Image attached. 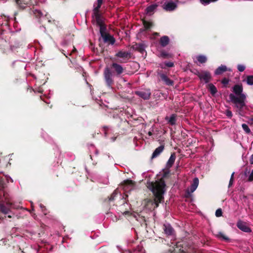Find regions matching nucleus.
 <instances>
[{
    "label": "nucleus",
    "instance_id": "nucleus-46",
    "mask_svg": "<svg viewBox=\"0 0 253 253\" xmlns=\"http://www.w3.org/2000/svg\"><path fill=\"white\" fill-rule=\"evenodd\" d=\"M75 50H76V48L74 47V49L73 50V51H75Z\"/></svg>",
    "mask_w": 253,
    "mask_h": 253
},
{
    "label": "nucleus",
    "instance_id": "nucleus-1",
    "mask_svg": "<svg viewBox=\"0 0 253 253\" xmlns=\"http://www.w3.org/2000/svg\"><path fill=\"white\" fill-rule=\"evenodd\" d=\"M147 186L153 193L154 199L148 200L146 206L149 210L154 209L157 208L159 204L164 199L163 195L166 191V184L164 180L161 178L155 182L148 181Z\"/></svg>",
    "mask_w": 253,
    "mask_h": 253
},
{
    "label": "nucleus",
    "instance_id": "nucleus-45",
    "mask_svg": "<svg viewBox=\"0 0 253 253\" xmlns=\"http://www.w3.org/2000/svg\"><path fill=\"white\" fill-rule=\"evenodd\" d=\"M40 208L41 209H42L43 208H44V206L43 205H42V204L40 205Z\"/></svg>",
    "mask_w": 253,
    "mask_h": 253
},
{
    "label": "nucleus",
    "instance_id": "nucleus-15",
    "mask_svg": "<svg viewBox=\"0 0 253 253\" xmlns=\"http://www.w3.org/2000/svg\"><path fill=\"white\" fill-rule=\"evenodd\" d=\"M164 230L166 234L171 235L173 234V229L169 224H164Z\"/></svg>",
    "mask_w": 253,
    "mask_h": 253
},
{
    "label": "nucleus",
    "instance_id": "nucleus-24",
    "mask_svg": "<svg viewBox=\"0 0 253 253\" xmlns=\"http://www.w3.org/2000/svg\"><path fill=\"white\" fill-rule=\"evenodd\" d=\"M209 88L211 91V93L214 95L217 92L216 88L214 85H213L212 84H209Z\"/></svg>",
    "mask_w": 253,
    "mask_h": 253
},
{
    "label": "nucleus",
    "instance_id": "nucleus-19",
    "mask_svg": "<svg viewBox=\"0 0 253 253\" xmlns=\"http://www.w3.org/2000/svg\"><path fill=\"white\" fill-rule=\"evenodd\" d=\"M169 38L168 36H163L160 39V43L162 46H166L169 42Z\"/></svg>",
    "mask_w": 253,
    "mask_h": 253
},
{
    "label": "nucleus",
    "instance_id": "nucleus-13",
    "mask_svg": "<svg viewBox=\"0 0 253 253\" xmlns=\"http://www.w3.org/2000/svg\"><path fill=\"white\" fill-rule=\"evenodd\" d=\"M199 185V179L197 177H195L193 179V183L190 186V191L191 193L194 192Z\"/></svg>",
    "mask_w": 253,
    "mask_h": 253
},
{
    "label": "nucleus",
    "instance_id": "nucleus-28",
    "mask_svg": "<svg viewBox=\"0 0 253 253\" xmlns=\"http://www.w3.org/2000/svg\"><path fill=\"white\" fill-rule=\"evenodd\" d=\"M242 128L244 129V130L246 133H249L251 132L250 129L249 128V127H248L247 125H246L245 124H242Z\"/></svg>",
    "mask_w": 253,
    "mask_h": 253
},
{
    "label": "nucleus",
    "instance_id": "nucleus-17",
    "mask_svg": "<svg viewBox=\"0 0 253 253\" xmlns=\"http://www.w3.org/2000/svg\"><path fill=\"white\" fill-rule=\"evenodd\" d=\"M31 0H27L26 1H24V3H22V1H23V0H15V1L16 3L21 8H24L26 7V5L27 4H34V3L31 1Z\"/></svg>",
    "mask_w": 253,
    "mask_h": 253
},
{
    "label": "nucleus",
    "instance_id": "nucleus-18",
    "mask_svg": "<svg viewBox=\"0 0 253 253\" xmlns=\"http://www.w3.org/2000/svg\"><path fill=\"white\" fill-rule=\"evenodd\" d=\"M175 159V155L174 153H172L171 154L168 162L167 164V168H170L172 165L173 164Z\"/></svg>",
    "mask_w": 253,
    "mask_h": 253
},
{
    "label": "nucleus",
    "instance_id": "nucleus-34",
    "mask_svg": "<svg viewBox=\"0 0 253 253\" xmlns=\"http://www.w3.org/2000/svg\"><path fill=\"white\" fill-rule=\"evenodd\" d=\"M218 236L220 238H221L225 240H228V238H227L223 233H222L221 232L219 233Z\"/></svg>",
    "mask_w": 253,
    "mask_h": 253
},
{
    "label": "nucleus",
    "instance_id": "nucleus-44",
    "mask_svg": "<svg viewBox=\"0 0 253 253\" xmlns=\"http://www.w3.org/2000/svg\"><path fill=\"white\" fill-rule=\"evenodd\" d=\"M7 180H10L11 182H13V180L10 177H9V179L7 178Z\"/></svg>",
    "mask_w": 253,
    "mask_h": 253
},
{
    "label": "nucleus",
    "instance_id": "nucleus-33",
    "mask_svg": "<svg viewBox=\"0 0 253 253\" xmlns=\"http://www.w3.org/2000/svg\"><path fill=\"white\" fill-rule=\"evenodd\" d=\"M117 194V191H114L112 193V194L111 195L110 197L109 198V201L113 200L115 197L116 196Z\"/></svg>",
    "mask_w": 253,
    "mask_h": 253
},
{
    "label": "nucleus",
    "instance_id": "nucleus-30",
    "mask_svg": "<svg viewBox=\"0 0 253 253\" xmlns=\"http://www.w3.org/2000/svg\"><path fill=\"white\" fill-rule=\"evenodd\" d=\"M96 23L98 25L101 26V25H103L102 21L101 18L99 16H96Z\"/></svg>",
    "mask_w": 253,
    "mask_h": 253
},
{
    "label": "nucleus",
    "instance_id": "nucleus-8",
    "mask_svg": "<svg viewBox=\"0 0 253 253\" xmlns=\"http://www.w3.org/2000/svg\"><path fill=\"white\" fill-rule=\"evenodd\" d=\"M237 226L239 229L245 232L249 233L251 232V229L247 225V223L241 220H239L237 222Z\"/></svg>",
    "mask_w": 253,
    "mask_h": 253
},
{
    "label": "nucleus",
    "instance_id": "nucleus-29",
    "mask_svg": "<svg viewBox=\"0 0 253 253\" xmlns=\"http://www.w3.org/2000/svg\"><path fill=\"white\" fill-rule=\"evenodd\" d=\"M99 27H100V33L101 35V37H102L103 35H104L106 34L105 33L106 28L104 27V26L103 25L99 26Z\"/></svg>",
    "mask_w": 253,
    "mask_h": 253
},
{
    "label": "nucleus",
    "instance_id": "nucleus-25",
    "mask_svg": "<svg viewBox=\"0 0 253 253\" xmlns=\"http://www.w3.org/2000/svg\"><path fill=\"white\" fill-rule=\"evenodd\" d=\"M143 24L144 25V27L146 29H148L150 28L153 26V24L151 22L147 21L145 20H144L143 21Z\"/></svg>",
    "mask_w": 253,
    "mask_h": 253
},
{
    "label": "nucleus",
    "instance_id": "nucleus-12",
    "mask_svg": "<svg viewBox=\"0 0 253 253\" xmlns=\"http://www.w3.org/2000/svg\"><path fill=\"white\" fill-rule=\"evenodd\" d=\"M160 77L162 80L165 82V84L168 85H172L173 84L172 81L170 80L168 77L165 74H162L160 75Z\"/></svg>",
    "mask_w": 253,
    "mask_h": 253
},
{
    "label": "nucleus",
    "instance_id": "nucleus-3",
    "mask_svg": "<svg viewBox=\"0 0 253 253\" xmlns=\"http://www.w3.org/2000/svg\"><path fill=\"white\" fill-rule=\"evenodd\" d=\"M116 56L119 58V62L125 63L130 58L131 54L130 52L128 51H120L116 54Z\"/></svg>",
    "mask_w": 253,
    "mask_h": 253
},
{
    "label": "nucleus",
    "instance_id": "nucleus-27",
    "mask_svg": "<svg viewBox=\"0 0 253 253\" xmlns=\"http://www.w3.org/2000/svg\"><path fill=\"white\" fill-rule=\"evenodd\" d=\"M247 83L249 85H253V76H249L247 77Z\"/></svg>",
    "mask_w": 253,
    "mask_h": 253
},
{
    "label": "nucleus",
    "instance_id": "nucleus-21",
    "mask_svg": "<svg viewBox=\"0 0 253 253\" xmlns=\"http://www.w3.org/2000/svg\"><path fill=\"white\" fill-rule=\"evenodd\" d=\"M157 5L156 4H153L151 5L146 9V12L147 14L151 15L154 11V10L156 9Z\"/></svg>",
    "mask_w": 253,
    "mask_h": 253
},
{
    "label": "nucleus",
    "instance_id": "nucleus-7",
    "mask_svg": "<svg viewBox=\"0 0 253 253\" xmlns=\"http://www.w3.org/2000/svg\"><path fill=\"white\" fill-rule=\"evenodd\" d=\"M133 186V183L131 180L127 179L120 185V188H122L125 191L130 190Z\"/></svg>",
    "mask_w": 253,
    "mask_h": 253
},
{
    "label": "nucleus",
    "instance_id": "nucleus-41",
    "mask_svg": "<svg viewBox=\"0 0 253 253\" xmlns=\"http://www.w3.org/2000/svg\"><path fill=\"white\" fill-rule=\"evenodd\" d=\"M250 163L251 164H253V154L252 155L250 159Z\"/></svg>",
    "mask_w": 253,
    "mask_h": 253
},
{
    "label": "nucleus",
    "instance_id": "nucleus-42",
    "mask_svg": "<svg viewBox=\"0 0 253 253\" xmlns=\"http://www.w3.org/2000/svg\"><path fill=\"white\" fill-rule=\"evenodd\" d=\"M234 172H233L232 173V175H231V178H230L231 181L233 180V175H234Z\"/></svg>",
    "mask_w": 253,
    "mask_h": 253
},
{
    "label": "nucleus",
    "instance_id": "nucleus-36",
    "mask_svg": "<svg viewBox=\"0 0 253 253\" xmlns=\"http://www.w3.org/2000/svg\"><path fill=\"white\" fill-rule=\"evenodd\" d=\"M102 2H103V0H97L98 6L97 7L95 8V10H97L98 9H99L102 3Z\"/></svg>",
    "mask_w": 253,
    "mask_h": 253
},
{
    "label": "nucleus",
    "instance_id": "nucleus-14",
    "mask_svg": "<svg viewBox=\"0 0 253 253\" xmlns=\"http://www.w3.org/2000/svg\"><path fill=\"white\" fill-rule=\"evenodd\" d=\"M199 185V179L197 177H195L193 179V183L190 186V191L191 193L194 192Z\"/></svg>",
    "mask_w": 253,
    "mask_h": 253
},
{
    "label": "nucleus",
    "instance_id": "nucleus-22",
    "mask_svg": "<svg viewBox=\"0 0 253 253\" xmlns=\"http://www.w3.org/2000/svg\"><path fill=\"white\" fill-rule=\"evenodd\" d=\"M166 120L168 121L169 123L171 125H174L175 124V116L174 114L171 115L170 117H166Z\"/></svg>",
    "mask_w": 253,
    "mask_h": 253
},
{
    "label": "nucleus",
    "instance_id": "nucleus-47",
    "mask_svg": "<svg viewBox=\"0 0 253 253\" xmlns=\"http://www.w3.org/2000/svg\"><path fill=\"white\" fill-rule=\"evenodd\" d=\"M149 135H151V132H149Z\"/></svg>",
    "mask_w": 253,
    "mask_h": 253
},
{
    "label": "nucleus",
    "instance_id": "nucleus-10",
    "mask_svg": "<svg viewBox=\"0 0 253 253\" xmlns=\"http://www.w3.org/2000/svg\"><path fill=\"white\" fill-rule=\"evenodd\" d=\"M102 38L105 42H110L111 44H113L115 42V39L109 34H106Z\"/></svg>",
    "mask_w": 253,
    "mask_h": 253
},
{
    "label": "nucleus",
    "instance_id": "nucleus-48",
    "mask_svg": "<svg viewBox=\"0 0 253 253\" xmlns=\"http://www.w3.org/2000/svg\"><path fill=\"white\" fill-rule=\"evenodd\" d=\"M223 83H226V82L224 81H223Z\"/></svg>",
    "mask_w": 253,
    "mask_h": 253
},
{
    "label": "nucleus",
    "instance_id": "nucleus-16",
    "mask_svg": "<svg viewBox=\"0 0 253 253\" xmlns=\"http://www.w3.org/2000/svg\"><path fill=\"white\" fill-rule=\"evenodd\" d=\"M164 147L160 146L157 148L153 153L152 158H154L158 156L164 150Z\"/></svg>",
    "mask_w": 253,
    "mask_h": 253
},
{
    "label": "nucleus",
    "instance_id": "nucleus-9",
    "mask_svg": "<svg viewBox=\"0 0 253 253\" xmlns=\"http://www.w3.org/2000/svg\"><path fill=\"white\" fill-rule=\"evenodd\" d=\"M199 77L201 81H204L205 83H208L211 79V75L208 72H201Z\"/></svg>",
    "mask_w": 253,
    "mask_h": 253
},
{
    "label": "nucleus",
    "instance_id": "nucleus-32",
    "mask_svg": "<svg viewBox=\"0 0 253 253\" xmlns=\"http://www.w3.org/2000/svg\"><path fill=\"white\" fill-rule=\"evenodd\" d=\"M237 68L240 72H243L245 69V67L243 65L240 64L238 65Z\"/></svg>",
    "mask_w": 253,
    "mask_h": 253
},
{
    "label": "nucleus",
    "instance_id": "nucleus-35",
    "mask_svg": "<svg viewBox=\"0 0 253 253\" xmlns=\"http://www.w3.org/2000/svg\"><path fill=\"white\" fill-rule=\"evenodd\" d=\"M218 236L220 238H221L225 240H228V238H227L223 233H222L221 232L219 233Z\"/></svg>",
    "mask_w": 253,
    "mask_h": 253
},
{
    "label": "nucleus",
    "instance_id": "nucleus-43",
    "mask_svg": "<svg viewBox=\"0 0 253 253\" xmlns=\"http://www.w3.org/2000/svg\"><path fill=\"white\" fill-rule=\"evenodd\" d=\"M233 180L231 181V180H230L229 184V186H231V185L232 184V183H233Z\"/></svg>",
    "mask_w": 253,
    "mask_h": 253
},
{
    "label": "nucleus",
    "instance_id": "nucleus-20",
    "mask_svg": "<svg viewBox=\"0 0 253 253\" xmlns=\"http://www.w3.org/2000/svg\"><path fill=\"white\" fill-rule=\"evenodd\" d=\"M227 70V67L225 65H221L215 71V74L220 75Z\"/></svg>",
    "mask_w": 253,
    "mask_h": 253
},
{
    "label": "nucleus",
    "instance_id": "nucleus-38",
    "mask_svg": "<svg viewBox=\"0 0 253 253\" xmlns=\"http://www.w3.org/2000/svg\"><path fill=\"white\" fill-rule=\"evenodd\" d=\"M165 65L168 66V67H172L173 66V63L172 62H166L165 63Z\"/></svg>",
    "mask_w": 253,
    "mask_h": 253
},
{
    "label": "nucleus",
    "instance_id": "nucleus-6",
    "mask_svg": "<svg viewBox=\"0 0 253 253\" xmlns=\"http://www.w3.org/2000/svg\"><path fill=\"white\" fill-rule=\"evenodd\" d=\"M135 94L144 100H147L150 98L151 91L150 89H143L135 91Z\"/></svg>",
    "mask_w": 253,
    "mask_h": 253
},
{
    "label": "nucleus",
    "instance_id": "nucleus-26",
    "mask_svg": "<svg viewBox=\"0 0 253 253\" xmlns=\"http://www.w3.org/2000/svg\"><path fill=\"white\" fill-rule=\"evenodd\" d=\"M0 210L4 214H6V213H8V212L9 211V209L7 208L3 205H0Z\"/></svg>",
    "mask_w": 253,
    "mask_h": 253
},
{
    "label": "nucleus",
    "instance_id": "nucleus-39",
    "mask_svg": "<svg viewBox=\"0 0 253 253\" xmlns=\"http://www.w3.org/2000/svg\"><path fill=\"white\" fill-rule=\"evenodd\" d=\"M249 180L250 181L253 180V170L252 171V172L249 176Z\"/></svg>",
    "mask_w": 253,
    "mask_h": 253
},
{
    "label": "nucleus",
    "instance_id": "nucleus-2",
    "mask_svg": "<svg viewBox=\"0 0 253 253\" xmlns=\"http://www.w3.org/2000/svg\"><path fill=\"white\" fill-rule=\"evenodd\" d=\"M233 91L236 95H239V97L236 96L233 94H230L229 98L231 101L236 105L237 108L241 109L245 106V101L246 98V95L242 93L243 91L242 85H235L233 87Z\"/></svg>",
    "mask_w": 253,
    "mask_h": 253
},
{
    "label": "nucleus",
    "instance_id": "nucleus-40",
    "mask_svg": "<svg viewBox=\"0 0 253 253\" xmlns=\"http://www.w3.org/2000/svg\"><path fill=\"white\" fill-rule=\"evenodd\" d=\"M161 55L162 56H163L164 57H169V54L166 53L165 52H162Z\"/></svg>",
    "mask_w": 253,
    "mask_h": 253
},
{
    "label": "nucleus",
    "instance_id": "nucleus-11",
    "mask_svg": "<svg viewBox=\"0 0 253 253\" xmlns=\"http://www.w3.org/2000/svg\"><path fill=\"white\" fill-rule=\"evenodd\" d=\"M112 66L118 75L121 74L124 71L123 67L116 63H113Z\"/></svg>",
    "mask_w": 253,
    "mask_h": 253
},
{
    "label": "nucleus",
    "instance_id": "nucleus-31",
    "mask_svg": "<svg viewBox=\"0 0 253 253\" xmlns=\"http://www.w3.org/2000/svg\"><path fill=\"white\" fill-rule=\"evenodd\" d=\"M222 210L221 209H217L216 211H215V215L217 216V217H220L222 215Z\"/></svg>",
    "mask_w": 253,
    "mask_h": 253
},
{
    "label": "nucleus",
    "instance_id": "nucleus-37",
    "mask_svg": "<svg viewBox=\"0 0 253 253\" xmlns=\"http://www.w3.org/2000/svg\"><path fill=\"white\" fill-rule=\"evenodd\" d=\"M226 115L228 117L231 118L232 116V113L231 111L227 110L226 112Z\"/></svg>",
    "mask_w": 253,
    "mask_h": 253
},
{
    "label": "nucleus",
    "instance_id": "nucleus-4",
    "mask_svg": "<svg viewBox=\"0 0 253 253\" xmlns=\"http://www.w3.org/2000/svg\"><path fill=\"white\" fill-rule=\"evenodd\" d=\"M104 76L105 82L109 87H111L113 80L112 79V74L108 68H106L104 72Z\"/></svg>",
    "mask_w": 253,
    "mask_h": 253
},
{
    "label": "nucleus",
    "instance_id": "nucleus-5",
    "mask_svg": "<svg viewBox=\"0 0 253 253\" xmlns=\"http://www.w3.org/2000/svg\"><path fill=\"white\" fill-rule=\"evenodd\" d=\"M177 7V3L171 0H167L163 5V8L166 11H173Z\"/></svg>",
    "mask_w": 253,
    "mask_h": 253
},
{
    "label": "nucleus",
    "instance_id": "nucleus-23",
    "mask_svg": "<svg viewBox=\"0 0 253 253\" xmlns=\"http://www.w3.org/2000/svg\"><path fill=\"white\" fill-rule=\"evenodd\" d=\"M197 59L200 63H204L207 61V57L204 55H199L197 57Z\"/></svg>",
    "mask_w": 253,
    "mask_h": 253
}]
</instances>
